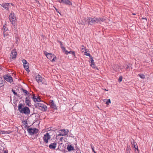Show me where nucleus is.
I'll return each mask as SVG.
<instances>
[{"mask_svg": "<svg viewBox=\"0 0 153 153\" xmlns=\"http://www.w3.org/2000/svg\"><path fill=\"white\" fill-rule=\"evenodd\" d=\"M17 52L15 50H13L10 54V59L11 60H14L16 58Z\"/></svg>", "mask_w": 153, "mask_h": 153, "instance_id": "obj_9", "label": "nucleus"}, {"mask_svg": "<svg viewBox=\"0 0 153 153\" xmlns=\"http://www.w3.org/2000/svg\"><path fill=\"white\" fill-rule=\"evenodd\" d=\"M131 144L132 145H133L134 147L135 148V149H137V151H138V146L137 145L136 143L134 142H131Z\"/></svg>", "mask_w": 153, "mask_h": 153, "instance_id": "obj_21", "label": "nucleus"}, {"mask_svg": "<svg viewBox=\"0 0 153 153\" xmlns=\"http://www.w3.org/2000/svg\"><path fill=\"white\" fill-rule=\"evenodd\" d=\"M107 100L106 99H105V100H103V101H104V102H105V101H106Z\"/></svg>", "mask_w": 153, "mask_h": 153, "instance_id": "obj_41", "label": "nucleus"}, {"mask_svg": "<svg viewBox=\"0 0 153 153\" xmlns=\"http://www.w3.org/2000/svg\"><path fill=\"white\" fill-rule=\"evenodd\" d=\"M50 138L51 136L49 135V133H48L44 134L43 137L44 141L46 143H48V140H50Z\"/></svg>", "mask_w": 153, "mask_h": 153, "instance_id": "obj_8", "label": "nucleus"}, {"mask_svg": "<svg viewBox=\"0 0 153 153\" xmlns=\"http://www.w3.org/2000/svg\"><path fill=\"white\" fill-rule=\"evenodd\" d=\"M63 139V137H62L60 138V141H62V140Z\"/></svg>", "mask_w": 153, "mask_h": 153, "instance_id": "obj_39", "label": "nucleus"}, {"mask_svg": "<svg viewBox=\"0 0 153 153\" xmlns=\"http://www.w3.org/2000/svg\"><path fill=\"white\" fill-rule=\"evenodd\" d=\"M88 20V23L90 25H92L93 24L96 23H101V22H103L105 20V19L102 18H90L86 19Z\"/></svg>", "mask_w": 153, "mask_h": 153, "instance_id": "obj_2", "label": "nucleus"}, {"mask_svg": "<svg viewBox=\"0 0 153 153\" xmlns=\"http://www.w3.org/2000/svg\"><path fill=\"white\" fill-rule=\"evenodd\" d=\"M9 18L10 22L15 25L14 24L16 20V16L13 13H11L9 15Z\"/></svg>", "mask_w": 153, "mask_h": 153, "instance_id": "obj_6", "label": "nucleus"}, {"mask_svg": "<svg viewBox=\"0 0 153 153\" xmlns=\"http://www.w3.org/2000/svg\"><path fill=\"white\" fill-rule=\"evenodd\" d=\"M122 79H123L122 77V76H120L119 78L118 81L119 82H121L122 81Z\"/></svg>", "mask_w": 153, "mask_h": 153, "instance_id": "obj_34", "label": "nucleus"}, {"mask_svg": "<svg viewBox=\"0 0 153 153\" xmlns=\"http://www.w3.org/2000/svg\"><path fill=\"white\" fill-rule=\"evenodd\" d=\"M91 66H92V65H94L93 63H94V60L93 59H91Z\"/></svg>", "mask_w": 153, "mask_h": 153, "instance_id": "obj_37", "label": "nucleus"}, {"mask_svg": "<svg viewBox=\"0 0 153 153\" xmlns=\"http://www.w3.org/2000/svg\"><path fill=\"white\" fill-rule=\"evenodd\" d=\"M111 100L110 99L108 100H107L106 101V104L107 105H109V104L111 103Z\"/></svg>", "mask_w": 153, "mask_h": 153, "instance_id": "obj_31", "label": "nucleus"}, {"mask_svg": "<svg viewBox=\"0 0 153 153\" xmlns=\"http://www.w3.org/2000/svg\"><path fill=\"white\" fill-rule=\"evenodd\" d=\"M68 132L69 131L67 129L60 130L58 131L56 137L57 139L59 136H63L66 135Z\"/></svg>", "mask_w": 153, "mask_h": 153, "instance_id": "obj_4", "label": "nucleus"}, {"mask_svg": "<svg viewBox=\"0 0 153 153\" xmlns=\"http://www.w3.org/2000/svg\"><path fill=\"white\" fill-rule=\"evenodd\" d=\"M22 62L23 64L24 67H29L28 63H27L26 60L24 59L22 60Z\"/></svg>", "mask_w": 153, "mask_h": 153, "instance_id": "obj_17", "label": "nucleus"}, {"mask_svg": "<svg viewBox=\"0 0 153 153\" xmlns=\"http://www.w3.org/2000/svg\"><path fill=\"white\" fill-rule=\"evenodd\" d=\"M138 76L142 79H144L145 78V76L143 74H139L138 75Z\"/></svg>", "mask_w": 153, "mask_h": 153, "instance_id": "obj_29", "label": "nucleus"}, {"mask_svg": "<svg viewBox=\"0 0 153 153\" xmlns=\"http://www.w3.org/2000/svg\"><path fill=\"white\" fill-rule=\"evenodd\" d=\"M55 8L56 11L58 12V11H57V9H56V8Z\"/></svg>", "mask_w": 153, "mask_h": 153, "instance_id": "obj_42", "label": "nucleus"}, {"mask_svg": "<svg viewBox=\"0 0 153 153\" xmlns=\"http://www.w3.org/2000/svg\"><path fill=\"white\" fill-rule=\"evenodd\" d=\"M58 1L61 3H63L64 4V1L65 0H57Z\"/></svg>", "mask_w": 153, "mask_h": 153, "instance_id": "obj_32", "label": "nucleus"}, {"mask_svg": "<svg viewBox=\"0 0 153 153\" xmlns=\"http://www.w3.org/2000/svg\"><path fill=\"white\" fill-rule=\"evenodd\" d=\"M84 54L85 55L87 56H90V53H88L87 52H86V51H85V52Z\"/></svg>", "mask_w": 153, "mask_h": 153, "instance_id": "obj_33", "label": "nucleus"}, {"mask_svg": "<svg viewBox=\"0 0 153 153\" xmlns=\"http://www.w3.org/2000/svg\"><path fill=\"white\" fill-rule=\"evenodd\" d=\"M18 110L21 113L27 115L29 114L30 112V110L28 107H24L21 104L19 105Z\"/></svg>", "mask_w": 153, "mask_h": 153, "instance_id": "obj_1", "label": "nucleus"}, {"mask_svg": "<svg viewBox=\"0 0 153 153\" xmlns=\"http://www.w3.org/2000/svg\"><path fill=\"white\" fill-rule=\"evenodd\" d=\"M91 149H92L93 152L94 153H96V152H95V151H94V147L93 146H92V145H91Z\"/></svg>", "mask_w": 153, "mask_h": 153, "instance_id": "obj_36", "label": "nucleus"}, {"mask_svg": "<svg viewBox=\"0 0 153 153\" xmlns=\"http://www.w3.org/2000/svg\"><path fill=\"white\" fill-rule=\"evenodd\" d=\"M67 149L69 151H70L74 150V147L71 145H68L67 146Z\"/></svg>", "mask_w": 153, "mask_h": 153, "instance_id": "obj_18", "label": "nucleus"}, {"mask_svg": "<svg viewBox=\"0 0 153 153\" xmlns=\"http://www.w3.org/2000/svg\"><path fill=\"white\" fill-rule=\"evenodd\" d=\"M56 143H51L49 146V147L51 149H54L56 148Z\"/></svg>", "mask_w": 153, "mask_h": 153, "instance_id": "obj_16", "label": "nucleus"}, {"mask_svg": "<svg viewBox=\"0 0 153 153\" xmlns=\"http://www.w3.org/2000/svg\"><path fill=\"white\" fill-rule=\"evenodd\" d=\"M104 90H105V91H108V90H106V89H104Z\"/></svg>", "mask_w": 153, "mask_h": 153, "instance_id": "obj_43", "label": "nucleus"}, {"mask_svg": "<svg viewBox=\"0 0 153 153\" xmlns=\"http://www.w3.org/2000/svg\"><path fill=\"white\" fill-rule=\"evenodd\" d=\"M133 14L134 15H135V14Z\"/></svg>", "mask_w": 153, "mask_h": 153, "instance_id": "obj_45", "label": "nucleus"}, {"mask_svg": "<svg viewBox=\"0 0 153 153\" xmlns=\"http://www.w3.org/2000/svg\"><path fill=\"white\" fill-rule=\"evenodd\" d=\"M88 18H85L83 19L82 20V23L83 24L85 25L87 24V23H88V20L86 19Z\"/></svg>", "mask_w": 153, "mask_h": 153, "instance_id": "obj_22", "label": "nucleus"}, {"mask_svg": "<svg viewBox=\"0 0 153 153\" xmlns=\"http://www.w3.org/2000/svg\"><path fill=\"white\" fill-rule=\"evenodd\" d=\"M25 70L28 73L30 71V70L29 69V68H26L25 69Z\"/></svg>", "mask_w": 153, "mask_h": 153, "instance_id": "obj_35", "label": "nucleus"}, {"mask_svg": "<svg viewBox=\"0 0 153 153\" xmlns=\"http://www.w3.org/2000/svg\"><path fill=\"white\" fill-rule=\"evenodd\" d=\"M22 92L25 93V95H26L27 96L29 95V93L27 91L23 89H22Z\"/></svg>", "mask_w": 153, "mask_h": 153, "instance_id": "obj_26", "label": "nucleus"}, {"mask_svg": "<svg viewBox=\"0 0 153 153\" xmlns=\"http://www.w3.org/2000/svg\"><path fill=\"white\" fill-rule=\"evenodd\" d=\"M4 153H7V152L6 151H4Z\"/></svg>", "mask_w": 153, "mask_h": 153, "instance_id": "obj_40", "label": "nucleus"}, {"mask_svg": "<svg viewBox=\"0 0 153 153\" xmlns=\"http://www.w3.org/2000/svg\"><path fill=\"white\" fill-rule=\"evenodd\" d=\"M31 98L35 102L41 101V99L39 97L35 96L34 94L32 95Z\"/></svg>", "mask_w": 153, "mask_h": 153, "instance_id": "obj_10", "label": "nucleus"}, {"mask_svg": "<svg viewBox=\"0 0 153 153\" xmlns=\"http://www.w3.org/2000/svg\"><path fill=\"white\" fill-rule=\"evenodd\" d=\"M81 50L82 52H84L86 51V48L83 45H82L81 47Z\"/></svg>", "mask_w": 153, "mask_h": 153, "instance_id": "obj_27", "label": "nucleus"}, {"mask_svg": "<svg viewBox=\"0 0 153 153\" xmlns=\"http://www.w3.org/2000/svg\"><path fill=\"white\" fill-rule=\"evenodd\" d=\"M25 103L28 106H31V103L30 102V99L29 97H26L25 100Z\"/></svg>", "mask_w": 153, "mask_h": 153, "instance_id": "obj_15", "label": "nucleus"}, {"mask_svg": "<svg viewBox=\"0 0 153 153\" xmlns=\"http://www.w3.org/2000/svg\"><path fill=\"white\" fill-rule=\"evenodd\" d=\"M6 25L5 24L4 25L3 27L2 28V30L3 31V32H6L8 30V29L6 27Z\"/></svg>", "mask_w": 153, "mask_h": 153, "instance_id": "obj_24", "label": "nucleus"}, {"mask_svg": "<svg viewBox=\"0 0 153 153\" xmlns=\"http://www.w3.org/2000/svg\"><path fill=\"white\" fill-rule=\"evenodd\" d=\"M3 85V81L2 78L0 77V87Z\"/></svg>", "mask_w": 153, "mask_h": 153, "instance_id": "obj_28", "label": "nucleus"}, {"mask_svg": "<svg viewBox=\"0 0 153 153\" xmlns=\"http://www.w3.org/2000/svg\"><path fill=\"white\" fill-rule=\"evenodd\" d=\"M9 4V3H2L0 5L5 9L8 10Z\"/></svg>", "mask_w": 153, "mask_h": 153, "instance_id": "obj_14", "label": "nucleus"}, {"mask_svg": "<svg viewBox=\"0 0 153 153\" xmlns=\"http://www.w3.org/2000/svg\"><path fill=\"white\" fill-rule=\"evenodd\" d=\"M49 105L51 108L56 109V105L54 103L53 101L52 100H50L49 101Z\"/></svg>", "mask_w": 153, "mask_h": 153, "instance_id": "obj_13", "label": "nucleus"}, {"mask_svg": "<svg viewBox=\"0 0 153 153\" xmlns=\"http://www.w3.org/2000/svg\"><path fill=\"white\" fill-rule=\"evenodd\" d=\"M61 48L63 51L65 53V54H68V52L65 49V47H62Z\"/></svg>", "mask_w": 153, "mask_h": 153, "instance_id": "obj_25", "label": "nucleus"}, {"mask_svg": "<svg viewBox=\"0 0 153 153\" xmlns=\"http://www.w3.org/2000/svg\"><path fill=\"white\" fill-rule=\"evenodd\" d=\"M146 18H143V19H146Z\"/></svg>", "mask_w": 153, "mask_h": 153, "instance_id": "obj_44", "label": "nucleus"}, {"mask_svg": "<svg viewBox=\"0 0 153 153\" xmlns=\"http://www.w3.org/2000/svg\"><path fill=\"white\" fill-rule=\"evenodd\" d=\"M27 131L30 135L36 134L38 132V129L35 128H30L27 129Z\"/></svg>", "mask_w": 153, "mask_h": 153, "instance_id": "obj_7", "label": "nucleus"}, {"mask_svg": "<svg viewBox=\"0 0 153 153\" xmlns=\"http://www.w3.org/2000/svg\"><path fill=\"white\" fill-rule=\"evenodd\" d=\"M64 4L66 5H72V3L69 0H65Z\"/></svg>", "mask_w": 153, "mask_h": 153, "instance_id": "obj_20", "label": "nucleus"}, {"mask_svg": "<svg viewBox=\"0 0 153 153\" xmlns=\"http://www.w3.org/2000/svg\"><path fill=\"white\" fill-rule=\"evenodd\" d=\"M0 69H1L0 68Z\"/></svg>", "mask_w": 153, "mask_h": 153, "instance_id": "obj_46", "label": "nucleus"}, {"mask_svg": "<svg viewBox=\"0 0 153 153\" xmlns=\"http://www.w3.org/2000/svg\"><path fill=\"white\" fill-rule=\"evenodd\" d=\"M12 91L15 95H17V93L15 92V91L13 89L12 90Z\"/></svg>", "mask_w": 153, "mask_h": 153, "instance_id": "obj_38", "label": "nucleus"}, {"mask_svg": "<svg viewBox=\"0 0 153 153\" xmlns=\"http://www.w3.org/2000/svg\"><path fill=\"white\" fill-rule=\"evenodd\" d=\"M4 78L5 80L10 82H11L13 81V78L10 76L5 75L4 76Z\"/></svg>", "mask_w": 153, "mask_h": 153, "instance_id": "obj_11", "label": "nucleus"}, {"mask_svg": "<svg viewBox=\"0 0 153 153\" xmlns=\"http://www.w3.org/2000/svg\"><path fill=\"white\" fill-rule=\"evenodd\" d=\"M44 53L47 58L52 62L55 61L56 59V56L53 54L49 53L45 51Z\"/></svg>", "mask_w": 153, "mask_h": 153, "instance_id": "obj_3", "label": "nucleus"}, {"mask_svg": "<svg viewBox=\"0 0 153 153\" xmlns=\"http://www.w3.org/2000/svg\"><path fill=\"white\" fill-rule=\"evenodd\" d=\"M3 36L4 39H6L8 38V34L6 32H3Z\"/></svg>", "mask_w": 153, "mask_h": 153, "instance_id": "obj_23", "label": "nucleus"}, {"mask_svg": "<svg viewBox=\"0 0 153 153\" xmlns=\"http://www.w3.org/2000/svg\"><path fill=\"white\" fill-rule=\"evenodd\" d=\"M11 133L10 131H4L0 130V134H9Z\"/></svg>", "mask_w": 153, "mask_h": 153, "instance_id": "obj_19", "label": "nucleus"}, {"mask_svg": "<svg viewBox=\"0 0 153 153\" xmlns=\"http://www.w3.org/2000/svg\"><path fill=\"white\" fill-rule=\"evenodd\" d=\"M36 81L39 83L41 82L44 79L40 75H36Z\"/></svg>", "mask_w": 153, "mask_h": 153, "instance_id": "obj_12", "label": "nucleus"}, {"mask_svg": "<svg viewBox=\"0 0 153 153\" xmlns=\"http://www.w3.org/2000/svg\"><path fill=\"white\" fill-rule=\"evenodd\" d=\"M36 105L39 109L43 111H45L47 110V107L42 103H38Z\"/></svg>", "mask_w": 153, "mask_h": 153, "instance_id": "obj_5", "label": "nucleus"}, {"mask_svg": "<svg viewBox=\"0 0 153 153\" xmlns=\"http://www.w3.org/2000/svg\"><path fill=\"white\" fill-rule=\"evenodd\" d=\"M68 53H70L72 54V55H74V56H75V52L74 51H70L68 52Z\"/></svg>", "mask_w": 153, "mask_h": 153, "instance_id": "obj_30", "label": "nucleus"}]
</instances>
